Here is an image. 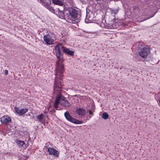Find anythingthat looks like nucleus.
Instances as JSON below:
<instances>
[{
  "label": "nucleus",
  "mask_w": 160,
  "mask_h": 160,
  "mask_svg": "<svg viewBox=\"0 0 160 160\" xmlns=\"http://www.w3.org/2000/svg\"><path fill=\"white\" fill-rule=\"evenodd\" d=\"M64 68L62 66L56 65L55 69L56 77L53 88V93L54 94H61L62 89L63 86V73L64 71Z\"/></svg>",
  "instance_id": "f257e3e1"
},
{
  "label": "nucleus",
  "mask_w": 160,
  "mask_h": 160,
  "mask_svg": "<svg viewBox=\"0 0 160 160\" xmlns=\"http://www.w3.org/2000/svg\"><path fill=\"white\" fill-rule=\"evenodd\" d=\"M55 53L58 60L56 62V65L59 66H62L64 68L63 62L64 61L63 58L61 57L62 54L61 50H62L65 53L70 55H73L74 52L73 51L70 50L69 49L63 47L61 44H58L55 47Z\"/></svg>",
  "instance_id": "f03ea898"
},
{
  "label": "nucleus",
  "mask_w": 160,
  "mask_h": 160,
  "mask_svg": "<svg viewBox=\"0 0 160 160\" xmlns=\"http://www.w3.org/2000/svg\"><path fill=\"white\" fill-rule=\"evenodd\" d=\"M66 11L68 12L66 19L68 22L71 23H75V19L79 16L78 11L75 9L71 7L69 8Z\"/></svg>",
  "instance_id": "7ed1b4c3"
},
{
  "label": "nucleus",
  "mask_w": 160,
  "mask_h": 160,
  "mask_svg": "<svg viewBox=\"0 0 160 160\" xmlns=\"http://www.w3.org/2000/svg\"><path fill=\"white\" fill-rule=\"evenodd\" d=\"M65 99V98L62 95V94L57 95L54 105V107L56 110H60V109L58 107V104L59 103L61 106L65 108L69 107L70 106L71 104L68 101Z\"/></svg>",
  "instance_id": "20e7f679"
},
{
  "label": "nucleus",
  "mask_w": 160,
  "mask_h": 160,
  "mask_svg": "<svg viewBox=\"0 0 160 160\" xmlns=\"http://www.w3.org/2000/svg\"><path fill=\"white\" fill-rule=\"evenodd\" d=\"M104 21L105 22L106 21L103 20L101 24V26L103 28L111 29L117 28L118 25V23L116 22H113L112 23H105Z\"/></svg>",
  "instance_id": "39448f33"
},
{
  "label": "nucleus",
  "mask_w": 160,
  "mask_h": 160,
  "mask_svg": "<svg viewBox=\"0 0 160 160\" xmlns=\"http://www.w3.org/2000/svg\"><path fill=\"white\" fill-rule=\"evenodd\" d=\"M150 49L148 46H147L142 48L141 50L139 52V55L144 58H146L150 53Z\"/></svg>",
  "instance_id": "423d86ee"
},
{
  "label": "nucleus",
  "mask_w": 160,
  "mask_h": 160,
  "mask_svg": "<svg viewBox=\"0 0 160 160\" xmlns=\"http://www.w3.org/2000/svg\"><path fill=\"white\" fill-rule=\"evenodd\" d=\"M51 3L50 0H45L44 2H42V4L52 12H53L54 10L53 8L51 7L50 6Z\"/></svg>",
  "instance_id": "0eeeda50"
},
{
  "label": "nucleus",
  "mask_w": 160,
  "mask_h": 160,
  "mask_svg": "<svg viewBox=\"0 0 160 160\" xmlns=\"http://www.w3.org/2000/svg\"><path fill=\"white\" fill-rule=\"evenodd\" d=\"M48 152L50 155H52L55 157L58 158L59 157V153L56 149L51 148H49L48 149Z\"/></svg>",
  "instance_id": "6e6552de"
},
{
  "label": "nucleus",
  "mask_w": 160,
  "mask_h": 160,
  "mask_svg": "<svg viewBox=\"0 0 160 160\" xmlns=\"http://www.w3.org/2000/svg\"><path fill=\"white\" fill-rule=\"evenodd\" d=\"M44 41L47 44L51 45L53 44V40L48 34L45 35L43 37Z\"/></svg>",
  "instance_id": "1a4fd4ad"
},
{
  "label": "nucleus",
  "mask_w": 160,
  "mask_h": 160,
  "mask_svg": "<svg viewBox=\"0 0 160 160\" xmlns=\"http://www.w3.org/2000/svg\"><path fill=\"white\" fill-rule=\"evenodd\" d=\"M1 122L5 123L7 126H8L9 124L10 118L7 116H4L1 118Z\"/></svg>",
  "instance_id": "9d476101"
},
{
  "label": "nucleus",
  "mask_w": 160,
  "mask_h": 160,
  "mask_svg": "<svg viewBox=\"0 0 160 160\" xmlns=\"http://www.w3.org/2000/svg\"><path fill=\"white\" fill-rule=\"evenodd\" d=\"M28 111V109L27 108L20 109L18 108H15V111L16 112L20 115H22Z\"/></svg>",
  "instance_id": "9b49d317"
},
{
  "label": "nucleus",
  "mask_w": 160,
  "mask_h": 160,
  "mask_svg": "<svg viewBox=\"0 0 160 160\" xmlns=\"http://www.w3.org/2000/svg\"><path fill=\"white\" fill-rule=\"evenodd\" d=\"M76 113H77L79 116H84L85 115L86 111L82 108H79L76 109L75 111Z\"/></svg>",
  "instance_id": "f8f14e48"
},
{
  "label": "nucleus",
  "mask_w": 160,
  "mask_h": 160,
  "mask_svg": "<svg viewBox=\"0 0 160 160\" xmlns=\"http://www.w3.org/2000/svg\"><path fill=\"white\" fill-rule=\"evenodd\" d=\"M64 116L67 120L72 122V121L74 118H72L69 113L67 112H65L64 113Z\"/></svg>",
  "instance_id": "ddd939ff"
},
{
  "label": "nucleus",
  "mask_w": 160,
  "mask_h": 160,
  "mask_svg": "<svg viewBox=\"0 0 160 160\" xmlns=\"http://www.w3.org/2000/svg\"><path fill=\"white\" fill-rule=\"evenodd\" d=\"M52 2L60 6H62L63 3L61 0H52Z\"/></svg>",
  "instance_id": "4468645a"
},
{
  "label": "nucleus",
  "mask_w": 160,
  "mask_h": 160,
  "mask_svg": "<svg viewBox=\"0 0 160 160\" xmlns=\"http://www.w3.org/2000/svg\"><path fill=\"white\" fill-rule=\"evenodd\" d=\"M109 117V115L106 112H103L102 116V118L103 119L106 120Z\"/></svg>",
  "instance_id": "2eb2a0df"
},
{
  "label": "nucleus",
  "mask_w": 160,
  "mask_h": 160,
  "mask_svg": "<svg viewBox=\"0 0 160 160\" xmlns=\"http://www.w3.org/2000/svg\"><path fill=\"white\" fill-rule=\"evenodd\" d=\"M72 121V123L76 124H81L82 122V121L78 120L75 118H74V119H73Z\"/></svg>",
  "instance_id": "dca6fc26"
},
{
  "label": "nucleus",
  "mask_w": 160,
  "mask_h": 160,
  "mask_svg": "<svg viewBox=\"0 0 160 160\" xmlns=\"http://www.w3.org/2000/svg\"><path fill=\"white\" fill-rule=\"evenodd\" d=\"M118 9L117 8L116 9H112L111 10V12L112 13H114L115 14H116L118 12Z\"/></svg>",
  "instance_id": "f3484780"
},
{
  "label": "nucleus",
  "mask_w": 160,
  "mask_h": 160,
  "mask_svg": "<svg viewBox=\"0 0 160 160\" xmlns=\"http://www.w3.org/2000/svg\"><path fill=\"white\" fill-rule=\"evenodd\" d=\"M17 143L18 145H19L21 146H22L25 143V142L23 141L19 140L18 141V142H17Z\"/></svg>",
  "instance_id": "a211bd4d"
},
{
  "label": "nucleus",
  "mask_w": 160,
  "mask_h": 160,
  "mask_svg": "<svg viewBox=\"0 0 160 160\" xmlns=\"http://www.w3.org/2000/svg\"><path fill=\"white\" fill-rule=\"evenodd\" d=\"M44 117V115L42 114L40 115H38L37 116V118L39 120L42 119Z\"/></svg>",
  "instance_id": "6ab92c4d"
},
{
  "label": "nucleus",
  "mask_w": 160,
  "mask_h": 160,
  "mask_svg": "<svg viewBox=\"0 0 160 160\" xmlns=\"http://www.w3.org/2000/svg\"><path fill=\"white\" fill-rule=\"evenodd\" d=\"M49 110V108L48 107L46 108L45 111L44 112V113H47Z\"/></svg>",
  "instance_id": "aec40b11"
},
{
  "label": "nucleus",
  "mask_w": 160,
  "mask_h": 160,
  "mask_svg": "<svg viewBox=\"0 0 160 160\" xmlns=\"http://www.w3.org/2000/svg\"><path fill=\"white\" fill-rule=\"evenodd\" d=\"M59 15H61V17H63L64 16V14L63 13V12H60L59 13H58Z\"/></svg>",
  "instance_id": "412c9836"
},
{
  "label": "nucleus",
  "mask_w": 160,
  "mask_h": 160,
  "mask_svg": "<svg viewBox=\"0 0 160 160\" xmlns=\"http://www.w3.org/2000/svg\"><path fill=\"white\" fill-rule=\"evenodd\" d=\"M87 111L88 112L89 114L92 115H93V113L91 110H88Z\"/></svg>",
  "instance_id": "4be33fe9"
},
{
  "label": "nucleus",
  "mask_w": 160,
  "mask_h": 160,
  "mask_svg": "<svg viewBox=\"0 0 160 160\" xmlns=\"http://www.w3.org/2000/svg\"><path fill=\"white\" fill-rule=\"evenodd\" d=\"M5 74L6 75H7L8 74V71L7 70H5Z\"/></svg>",
  "instance_id": "5701e85b"
},
{
  "label": "nucleus",
  "mask_w": 160,
  "mask_h": 160,
  "mask_svg": "<svg viewBox=\"0 0 160 160\" xmlns=\"http://www.w3.org/2000/svg\"><path fill=\"white\" fill-rule=\"evenodd\" d=\"M38 1H39L42 4V2L44 1L45 0H38Z\"/></svg>",
  "instance_id": "b1692460"
},
{
  "label": "nucleus",
  "mask_w": 160,
  "mask_h": 160,
  "mask_svg": "<svg viewBox=\"0 0 160 160\" xmlns=\"http://www.w3.org/2000/svg\"><path fill=\"white\" fill-rule=\"evenodd\" d=\"M48 144H49V142H48V143H46V145H48Z\"/></svg>",
  "instance_id": "393cba45"
}]
</instances>
